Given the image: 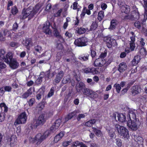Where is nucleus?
<instances>
[{
  "mask_svg": "<svg viewBox=\"0 0 147 147\" xmlns=\"http://www.w3.org/2000/svg\"><path fill=\"white\" fill-rule=\"evenodd\" d=\"M9 63L10 67L12 69H16L19 66V63L17 61L12 58L11 59H9Z\"/></svg>",
  "mask_w": 147,
  "mask_h": 147,
  "instance_id": "2eb2a0df",
  "label": "nucleus"
},
{
  "mask_svg": "<svg viewBox=\"0 0 147 147\" xmlns=\"http://www.w3.org/2000/svg\"><path fill=\"white\" fill-rule=\"evenodd\" d=\"M121 13H124L126 14H129L130 9L129 6L127 5H123L120 7Z\"/></svg>",
  "mask_w": 147,
  "mask_h": 147,
  "instance_id": "b1692460",
  "label": "nucleus"
},
{
  "mask_svg": "<svg viewBox=\"0 0 147 147\" xmlns=\"http://www.w3.org/2000/svg\"><path fill=\"white\" fill-rule=\"evenodd\" d=\"M45 117V114L44 113H42L39 115L38 119L35 120L36 123L33 125L34 128H36L39 125L44 124L46 121V119Z\"/></svg>",
  "mask_w": 147,
  "mask_h": 147,
  "instance_id": "1a4fd4ad",
  "label": "nucleus"
},
{
  "mask_svg": "<svg viewBox=\"0 0 147 147\" xmlns=\"http://www.w3.org/2000/svg\"><path fill=\"white\" fill-rule=\"evenodd\" d=\"M141 60L140 56L139 55L135 56L134 59L131 61L132 66H136Z\"/></svg>",
  "mask_w": 147,
  "mask_h": 147,
  "instance_id": "c756f323",
  "label": "nucleus"
},
{
  "mask_svg": "<svg viewBox=\"0 0 147 147\" xmlns=\"http://www.w3.org/2000/svg\"><path fill=\"white\" fill-rule=\"evenodd\" d=\"M104 12L102 11H100L98 13V19L99 21H100L104 17Z\"/></svg>",
  "mask_w": 147,
  "mask_h": 147,
  "instance_id": "37998d69",
  "label": "nucleus"
},
{
  "mask_svg": "<svg viewBox=\"0 0 147 147\" xmlns=\"http://www.w3.org/2000/svg\"><path fill=\"white\" fill-rule=\"evenodd\" d=\"M82 92L83 95L86 96V97L91 99L96 98L98 96V94L86 88H84V89Z\"/></svg>",
  "mask_w": 147,
  "mask_h": 147,
  "instance_id": "6e6552de",
  "label": "nucleus"
},
{
  "mask_svg": "<svg viewBox=\"0 0 147 147\" xmlns=\"http://www.w3.org/2000/svg\"><path fill=\"white\" fill-rule=\"evenodd\" d=\"M43 76H42L40 75L38 78L35 81V83L37 85H40L42 82V79Z\"/></svg>",
  "mask_w": 147,
  "mask_h": 147,
  "instance_id": "c03bdc74",
  "label": "nucleus"
},
{
  "mask_svg": "<svg viewBox=\"0 0 147 147\" xmlns=\"http://www.w3.org/2000/svg\"><path fill=\"white\" fill-rule=\"evenodd\" d=\"M4 89L5 91L8 92H11V90L12 88L10 86H7L4 87Z\"/></svg>",
  "mask_w": 147,
  "mask_h": 147,
  "instance_id": "338daca9",
  "label": "nucleus"
},
{
  "mask_svg": "<svg viewBox=\"0 0 147 147\" xmlns=\"http://www.w3.org/2000/svg\"><path fill=\"white\" fill-rule=\"evenodd\" d=\"M88 39L85 37H82L75 40L74 44L77 47H82L88 45Z\"/></svg>",
  "mask_w": 147,
  "mask_h": 147,
  "instance_id": "423d86ee",
  "label": "nucleus"
},
{
  "mask_svg": "<svg viewBox=\"0 0 147 147\" xmlns=\"http://www.w3.org/2000/svg\"><path fill=\"white\" fill-rule=\"evenodd\" d=\"M71 146L72 147H87L85 144L82 142H80L78 141L73 142Z\"/></svg>",
  "mask_w": 147,
  "mask_h": 147,
  "instance_id": "f704fd0d",
  "label": "nucleus"
},
{
  "mask_svg": "<svg viewBox=\"0 0 147 147\" xmlns=\"http://www.w3.org/2000/svg\"><path fill=\"white\" fill-rule=\"evenodd\" d=\"M141 89L140 86L138 85L133 86L131 90V93L133 96H135L139 94L141 92Z\"/></svg>",
  "mask_w": 147,
  "mask_h": 147,
  "instance_id": "4be33fe9",
  "label": "nucleus"
},
{
  "mask_svg": "<svg viewBox=\"0 0 147 147\" xmlns=\"http://www.w3.org/2000/svg\"><path fill=\"white\" fill-rule=\"evenodd\" d=\"M71 92H69L67 94H66L65 95L64 99V101L65 102H67V101L69 98L71 96Z\"/></svg>",
  "mask_w": 147,
  "mask_h": 147,
  "instance_id": "4d7b16f0",
  "label": "nucleus"
},
{
  "mask_svg": "<svg viewBox=\"0 0 147 147\" xmlns=\"http://www.w3.org/2000/svg\"><path fill=\"white\" fill-rule=\"evenodd\" d=\"M116 25V20H112L111 21L110 28L112 29L115 28Z\"/></svg>",
  "mask_w": 147,
  "mask_h": 147,
  "instance_id": "864d4df0",
  "label": "nucleus"
},
{
  "mask_svg": "<svg viewBox=\"0 0 147 147\" xmlns=\"http://www.w3.org/2000/svg\"><path fill=\"white\" fill-rule=\"evenodd\" d=\"M24 45L26 47V48L28 50H29L30 46L32 45V39L31 38H26L25 41H24Z\"/></svg>",
  "mask_w": 147,
  "mask_h": 147,
  "instance_id": "c85d7f7f",
  "label": "nucleus"
},
{
  "mask_svg": "<svg viewBox=\"0 0 147 147\" xmlns=\"http://www.w3.org/2000/svg\"><path fill=\"white\" fill-rule=\"evenodd\" d=\"M96 121V120L94 119L90 120L85 123V125L88 127H90L94 124Z\"/></svg>",
  "mask_w": 147,
  "mask_h": 147,
  "instance_id": "58836bf2",
  "label": "nucleus"
},
{
  "mask_svg": "<svg viewBox=\"0 0 147 147\" xmlns=\"http://www.w3.org/2000/svg\"><path fill=\"white\" fill-rule=\"evenodd\" d=\"M78 3L77 1H76L73 3V9L74 10L77 9V11L79 10V9L78 8Z\"/></svg>",
  "mask_w": 147,
  "mask_h": 147,
  "instance_id": "6e6d98bb",
  "label": "nucleus"
},
{
  "mask_svg": "<svg viewBox=\"0 0 147 147\" xmlns=\"http://www.w3.org/2000/svg\"><path fill=\"white\" fill-rule=\"evenodd\" d=\"M92 128L93 129V131L94 132L97 136H100L102 134L101 131L96 128L95 127H92Z\"/></svg>",
  "mask_w": 147,
  "mask_h": 147,
  "instance_id": "ea45409f",
  "label": "nucleus"
},
{
  "mask_svg": "<svg viewBox=\"0 0 147 147\" xmlns=\"http://www.w3.org/2000/svg\"><path fill=\"white\" fill-rule=\"evenodd\" d=\"M18 24L16 22H15L13 25L12 30L14 31H16L18 29Z\"/></svg>",
  "mask_w": 147,
  "mask_h": 147,
  "instance_id": "680f3d73",
  "label": "nucleus"
},
{
  "mask_svg": "<svg viewBox=\"0 0 147 147\" xmlns=\"http://www.w3.org/2000/svg\"><path fill=\"white\" fill-rule=\"evenodd\" d=\"M61 122V120L60 119H58L56 120L52 126L50 127V130L52 132L55 131L59 127Z\"/></svg>",
  "mask_w": 147,
  "mask_h": 147,
  "instance_id": "f3484780",
  "label": "nucleus"
},
{
  "mask_svg": "<svg viewBox=\"0 0 147 147\" xmlns=\"http://www.w3.org/2000/svg\"><path fill=\"white\" fill-rule=\"evenodd\" d=\"M103 71V70L101 68H100L98 67L95 68L93 67L91 68V73L93 74L100 73L101 72H102Z\"/></svg>",
  "mask_w": 147,
  "mask_h": 147,
  "instance_id": "72a5a7b5",
  "label": "nucleus"
},
{
  "mask_svg": "<svg viewBox=\"0 0 147 147\" xmlns=\"http://www.w3.org/2000/svg\"><path fill=\"white\" fill-rule=\"evenodd\" d=\"M32 87L30 88L26 92L23 93L21 96H20V98L24 99L27 98L32 94Z\"/></svg>",
  "mask_w": 147,
  "mask_h": 147,
  "instance_id": "a878e982",
  "label": "nucleus"
},
{
  "mask_svg": "<svg viewBox=\"0 0 147 147\" xmlns=\"http://www.w3.org/2000/svg\"><path fill=\"white\" fill-rule=\"evenodd\" d=\"M71 142L70 141L63 142L62 143V146L63 147H66L69 145Z\"/></svg>",
  "mask_w": 147,
  "mask_h": 147,
  "instance_id": "774afa93",
  "label": "nucleus"
},
{
  "mask_svg": "<svg viewBox=\"0 0 147 147\" xmlns=\"http://www.w3.org/2000/svg\"><path fill=\"white\" fill-rule=\"evenodd\" d=\"M63 53L62 51H60L57 53L56 56V61L57 62L59 61L61 59L63 55Z\"/></svg>",
  "mask_w": 147,
  "mask_h": 147,
  "instance_id": "79ce46f5",
  "label": "nucleus"
},
{
  "mask_svg": "<svg viewBox=\"0 0 147 147\" xmlns=\"http://www.w3.org/2000/svg\"><path fill=\"white\" fill-rule=\"evenodd\" d=\"M34 49L36 51L40 53L41 51L42 48L38 45H37L35 47Z\"/></svg>",
  "mask_w": 147,
  "mask_h": 147,
  "instance_id": "0e129e2a",
  "label": "nucleus"
},
{
  "mask_svg": "<svg viewBox=\"0 0 147 147\" xmlns=\"http://www.w3.org/2000/svg\"><path fill=\"white\" fill-rule=\"evenodd\" d=\"M144 2L143 7L144 8V15H141V17H144L143 22H145L147 19V0H143Z\"/></svg>",
  "mask_w": 147,
  "mask_h": 147,
  "instance_id": "5701e85b",
  "label": "nucleus"
},
{
  "mask_svg": "<svg viewBox=\"0 0 147 147\" xmlns=\"http://www.w3.org/2000/svg\"><path fill=\"white\" fill-rule=\"evenodd\" d=\"M136 110L133 109H129L128 111L129 120L128 121L127 125L129 128L134 131H136L138 129L137 125L136 123Z\"/></svg>",
  "mask_w": 147,
  "mask_h": 147,
  "instance_id": "f03ea898",
  "label": "nucleus"
},
{
  "mask_svg": "<svg viewBox=\"0 0 147 147\" xmlns=\"http://www.w3.org/2000/svg\"><path fill=\"white\" fill-rule=\"evenodd\" d=\"M64 75V73L63 71L62 70L60 71L56 74L55 78L54 80V82L56 83H59L62 79Z\"/></svg>",
  "mask_w": 147,
  "mask_h": 147,
  "instance_id": "aec40b11",
  "label": "nucleus"
},
{
  "mask_svg": "<svg viewBox=\"0 0 147 147\" xmlns=\"http://www.w3.org/2000/svg\"><path fill=\"white\" fill-rule=\"evenodd\" d=\"M10 10V13L9 14V16H11L12 15L13 16H15L19 12L18 9L16 5L12 7Z\"/></svg>",
  "mask_w": 147,
  "mask_h": 147,
  "instance_id": "cd10ccee",
  "label": "nucleus"
},
{
  "mask_svg": "<svg viewBox=\"0 0 147 147\" xmlns=\"http://www.w3.org/2000/svg\"><path fill=\"white\" fill-rule=\"evenodd\" d=\"M140 45L142 47L140 52L141 55L146 56L147 54V51L145 48H144L145 45V40L143 38H140L139 40Z\"/></svg>",
  "mask_w": 147,
  "mask_h": 147,
  "instance_id": "9d476101",
  "label": "nucleus"
},
{
  "mask_svg": "<svg viewBox=\"0 0 147 147\" xmlns=\"http://www.w3.org/2000/svg\"><path fill=\"white\" fill-rule=\"evenodd\" d=\"M51 26L49 21H46L43 24L42 27V30L43 32L46 34L51 35L52 31L50 28V27Z\"/></svg>",
  "mask_w": 147,
  "mask_h": 147,
  "instance_id": "9b49d317",
  "label": "nucleus"
},
{
  "mask_svg": "<svg viewBox=\"0 0 147 147\" xmlns=\"http://www.w3.org/2000/svg\"><path fill=\"white\" fill-rule=\"evenodd\" d=\"M35 102V99L33 98H31L28 102L29 106H32Z\"/></svg>",
  "mask_w": 147,
  "mask_h": 147,
  "instance_id": "13d9d810",
  "label": "nucleus"
},
{
  "mask_svg": "<svg viewBox=\"0 0 147 147\" xmlns=\"http://www.w3.org/2000/svg\"><path fill=\"white\" fill-rule=\"evenodd\" d=\"M76 115V113L75 111L69 113L65 117V122L68 121L69 120L71 119L74 116Z\"/></svg>",
  "mask_w": 147,
  "mask_h": 147,
  "instance_id": "c9c22d12",
  "label": "nucleus"
},
{
  "mask_svg": "<svg viewBox=\"0 0 147 147\" xmlns=\"http://www.w3.org/2000/svg\"><path fill=\"white\" fill-rule=\"evenodd\" d=\"M18 43L16 42L12 41L10 43L9 45L11 47L16 48L18 47Z\"/></svg>",
  "mask_w": 147,
  "mask_h": 147,
  "instance_id": "5fc2aeb1",
  "label": "nucleus"
},
{
  "mask_svg": "<svg viewBox=\"0 0 147 147\" xmlns=\"http://www.w3.org/2000/svg\"><path fill=\"white\" fill-rule=\"evenodd\" d=\"M90 54L91 56L92 59H94L96 55V51L92 49H90Z\"/></svg>",
  "mask_w": 147,
  "mask_h": 147,
  "instance_id": "de8ad7c7",
  "label": "nucleus"
},
{
  "mask_svg": "<svg viewBox=\"0 0 147 147\" xmlns=\"http://www.w3.org/2000/svg\"><path fill=\"white\" fill-rule=\"evenodd\" d=\"M89 56L88 54H84L79 56L78 59L82 61H86L88 60Z\"/></svg>",
  "mask_w": 147,
  "mask_h": 147,
  "instance_id": "e433bc0d",
  "label": "nucleus"
},
{
  "mask_svg": "<svg viewBox=\"0 0 147 147\" xmlns=\"http://www.w3.org/2000/svg\"><path fill=\"white\" fill-rule=\"evenodd\" d=\"M53 34L57 38L59 41L62 42L65 41L64 39L63 36L60 34L59 32L56 28H54Z\"/></svg>",
  "mask_w": 147,
  "mask_h": 147,
  "instance_id": "6ab92c4d",
  "label": "nucleus"
},
{
  "mask_svg": "<svg viewBox=\"0 0 147 147\" xmlns=\"http://www.w3.org/2000/svg\"><path fill=\"white\" fill-rule=\"evenodd\" d=\"M109 134L110 137L112 138L116 137V135L115 132L112 131L111 130H109Z\"/></svg>",
  "mask_w": 147,
  "mask_h": 147,
  "instance_id": "052dcab7",
  "label": "nucleus"
},
{
  "mask_svg": "<svg viewBox=\"0 0 147 147\" xmlns=\"http://www.w3.org/2000/svg\"><path fill=\"white\" fill-rule=\"evenodd\" d=\"M13 5V1L11 0H9L8 1L7 10L9 11L10 9V7L12 6Z\"/></svg>",
  "mask_w": 147,
  "mask_h": 147,
  "instance_id": "09e8293b",
  "label": "nucleus"
},
{
  "mask_svg": "<svg viewBox=\"0 0 147 147\" xmlns=\"http://www.w3.org/2000/svg\"><path fill=\"white\" fill-rule=\"evenodd\" d=\"M118 120L122 123L126 121V117L125 113L118 114L117 115Z\"/></svg>",
  "mask_w": 147,
  "mask_h": 147,
  "instance_id": "473e14b6",
  "label": "nucleus"
},
{
  "mask_svg": "<svg viewBox=\"0 0 147 147\" xmlns=\"http://www.w3.org/2000/svg\"><path fill=\"white\" fill-rule=\"evenodd\" d=\"M130 34L132 35V36L130 37L131 39V41L130 43V48L131 51L134 50L135 48V44L134 42L135 41L136 35L134 33L131 31L130 32Z\"/></svg>",
  "mask_w": 147,
  "mask_h": 147,
  "instance_id": "4468645a",
  "label": "nucleus"
},
{
  "mask_svg": "<svg viewBox=\"0 0 147 147\" xmlns=\"http://www.w3.org/2000/svg\"><path fill=\"white\" fill-rule=\"evenodd\" d=\"M116 144V145L118 147H121L122 144V142L120 138H118L115 139Z\"/></svg>",
  "mask_w": 147,
  "mask_h": 147,
  "instance_id": "3c124183",
  "label": "nucleus"
},
{
  "mask_svg": "<svg viewBox=\"0 0 147 147\" xmlns=\"http://www.w3.org/2000/svg\"><path fill=\"white\" fill-rule=\"evenodd\" d=\"M44 91H43L42 92H40L39 93L37 94L36 96V98L37 99L39 100L41 99L42 95L43 94Z\"/></svg>",
  "mask_w": 147,
  "mask_h": 147,
  "instance_id": "69168bd1",
  "label": "nucleus"
},
{
  "mask_svg": "<svg viewBox=\"0 0 147 147\" xmlns=\"http://www.w3.org/2000/svg\"><path fill=\"white\" fill-rule=\"evenodd\" d=\"M27 119V117L26 113L23 112L18 115L16 119L14 125H16L20 124L25 123Z\"/></svg>",
  "mask_w": 147,
  "mask_h": 147,
  "instance_id": "39448f33",
  "label": "nucleus"
},
{
  "mask_svg": "<svg viewBox=\"0 0 147 147\" xmlns=\"http://www.w3.org/2000/svg\"><path fill=\"white\" fill-rule=\"evenodd\" d=\"M143 23L140 22L139 21H136L134 23V26L135 27L138 29H140L141 28V25L143 24Z\"/></svg>",
  "mask_w": 147,
  "mask_h": 147,
  "instance_id": "a18cd8bd",
  "label": "nucleus"
},
{
  "mask_svg": "<svg viewBox=\"0 0 147 147\" xmlns=\"http://www.w3.org/2000/svg\"><path fill=\"white\" fill-rule=\"evenodd\" d=\"M49 134L50 133L48 131H46L42 134L38 133L36 135L34 138H31L32 139L31 142L32 143H34L36 142V144L37 145H39L46 139Z\"/></svg>",
  "mask_w": 147,
  "mask_h": 147,
  "instance_id": "7ed1b4c3",
  "label": "nucleus"
},
{
  "mask_svg": "<svg viewBox=\"0 0 147 147\" xmlns=\"http://www.w3.org/2000/svg\"><path fill=\"white\" fill-rule=\"evenodd\" d=\"M131 16V15H129V14H127L126 15L123 16V15H121V18L122 20L126 21L128 20H132Z\"/></svg>",
  "mask_w": 147,
  "mask_h": 147,
  "instance_id": "a19ab883",
  "label": "nucleus"
},
{
  "mask_svg": "<svg viewBox=\"0 0 147 147\" xmlns=\"http://www.w3.org/2000/svg\"><path fill=\"white\" fill-rule=\"evenodd\" d=\"M65 133L64 131H61L59 134L57 135L54 138V142H57L60 140L64 136Z\"/></svg>",
  "mask_w": 147,
  "mask_h": 147,
  "instance_id": "7c9ffc66",
  "label": "nucleus"
},
{
  "mask_svg": "<svg viewBox=\"0 0 147 147\" xmlns=\"http://www.w3.org/2000/svg\"><path fill=\"white\" fill-rule=\"evenodd\" d=\"M3 34L4 36L8 37H11V32L10 31L7 29H5L3 31Z\"/></svg>",
  "mask_w": 147,
  "mask_h": 147,
  "instance_id": "8fccbe9b",
  "label": "nucleus"
},
{
  "mask_svg": "<svg viewBox=\"0 0 147 147\" xmlns=\"http://www.w3.org/2000/svg\"><path fill=\"white\" fill-rule=\"evenodd\" d=\"M98 27V24L96 22H93L91 26L89 29H88V32L94 31Z\"/></svg>",
  "mask_w": 147,
  "mask_h": 147,
  "instance_id": "4c0bfd02",
  "label": "nucleus"
},
{
  "mask_svg": "<svg viewBox=\"0 0 147 147\" xmlns=\"http://www.w3.org/2000/svg\"><path fill=\"white\" fill-rule=\"evenodd\" d=\"M40 7V5L37 4L36 5L33 9L29 8L26 9H24L22 10V15H20L18 16V18L21 20H24L28 17V20H30L39 11Z\"/></svg>",
  "mask_w": 147,
  "mask_h": 147,
  "instance_id": "f257e3e1",
  "label": "nucleus"
},
{
  "mask_svg": "<svg viewBox=\"0 0 147 147\" xmlns=\"http://www.w3.org/2000/svg\"><path fill=\"white\" fill-rule=\"evenodd\" d=\"M5 51L3 49L0 50V60L3 61L7 63L9 62V59H11L13 57V54L11 52H8L5 56Z\"/></svg>",
  "mask_w": 147,
  "mask_h": 147,
  "instance_id": "0eeeda50",
  "label": "nucleus"
},
{
  "mask_svg": "<svg viewBox=\"0 0 147 147\" xmlns=\"http://www.w3.org/2000/svg\"><path fill=\"white\" fill-rule=\"evenodd\" d=\"M51 71L50 69H49L45 72L42 71L40 73V75L44 78L45 81H48L50 78Z\"/></svg>",
  "mask_w": 147,
  "mask_h": 147,
  "instance_id": "393cba45",
  "label": "nucleus"
},
{
  "mask_svg": "<svg viewBox=\"0 0 147 147\" xmlns=\"http://www.w3.org/2000/svg\"><path fill=\"white\" fill-rule=\"evenodd\" d=\"M105 63L104 59L101 58H98L94 62L93 65L95 67H101L103 66Z\"/></svg>",
  "mask_w": 147,
  "mask_h": 147,
  "instance_id": "f8f14e48",
  "label": "nucleus"
},
{
  "mask_svg": "<svg viewBox=\"0 0 147 147\" xmlns=\"http://www.w3.org/2000/svg\"><path fill=\"white\" fill-rule=\"evenodd\" d=\"M82 71L84 72L86 74L91 73V68L89 67L83 69Z\"/></svg>",
  "mask_w": 147,
  "mask_h": 147,
  "instance_id": "e2e57ef3",
  "label": "nucleus"
},
{
  "mask_svg": "<svg viewBox=\"0 0 147 147\" xmlns=\"http://www.w3.org/2000/svg\"><path fill=\"white\" fill-rule=\"evenodd\" d=\"M127 66L126 63L123 62L119 64L118 70L120 72L122 73L127 69Z\"/></svg>",
  "mask_w": 147,
  "mask_h": 147,
  "instance_id": "bb28decb",
  "label": "nucleus"
},
{
  "mask_svg": "<svg viewBox=\"0 0 147 147\" xmlns=\"http://www.w3.org/2000/svg\"><path fill=\"white\" fill-rule=\"evenodd\" d=\"M115 131H117L119 134L124 139H128L129 138V131L126 127L117 124L115 125Z\"/></svg>",
  "mask_w": 147,
  "mask_h": 147,
  "instance_id": "20e7f679",
  "label": "nucleus"
},
{
  "mask_svg": "<svg viewBox=\"0 0 147 147\" xmlns=\"http://www.w3.org/2000/svg\"><path fill=\"white\" fill-rule=\"evenodd\" d=\"M76 88L77 91L80 93L82 92L86 87L84 83L80 82L76 85Z\"/></svg>",
  "mask_w": 147,
  "mask_h": 147,
  "instance_id": "412c9836",
  "label": "nucleus"
},
{
  "mask_svg": "<svg viewBox=\"0 0 147 147\" xmlns=\"http://www.w3.org/2000/svg\"><path fill=\"white\" fill-rule=\"evenodd\" d=\"M88 28H85L83 27H78L76 29V32L77 33L80 35L84 34L87 31L88 32Z\"/></svg>",
  "mask_w": 147,
  "mask_h": 147,
  "instance_id": "2f4dec72",
  "label": "nucleus"
},
{
  "mask_svg": "<svg viewBox=\"0 0 147 147\" xmlns=\"http://www.w3.org/2000/svg\"><path fill=\"white\" fill-rule=\"evenodd\" d=\"M114 87L115 88L116 91L117 93H119L120 92L121 88L119 84H115L114 85Z\"/></svg>",
  "mask_w": 147,
  "mask_h": 147,
  "instance_id": "49530a36",
  "label": "nucleus"
},
{
  "mask_svg": "<svg viewBox=\"0 0 147 147\" xmlns=\"http://www.w3.org/2000/svg\"><path fill=\"white\" fill-rule=\"evenodd\" d=\"M105 41L106 42V45L108 48L112 47L113 45L115 42H116L115 39H113L110 37H106L104 38Z\"/></svg>",
  "mask_w": 147,
  "mask_h": 147,
  "instance_id": "a211bd4d",
  "label": "nucleus"
},
{
  "mask_svg": "<svg viewBox=\"0 0 147 147\" xmlns=\"http://www.w3.org/2000/svg\"><path fill=\"white\" fill-rule=\"evenodd\" d=\"M54 87H52L47 94V97L48 98H50L54 94Z\"/></svg>",
  "mask_w": 147,
  "mask_h": 147,
  "instance_id": "603ef678",
  "label": "nucleus"
},
{
  "mask_svg": "<svg viewBox=\"0 0 147 147\" xmlns=\"http://www.w3.org/2000/svg\"><path fill=\"white\" fill-rule=\"evenodd\" d=\"M7 142L9 143L11 146H13L16 145L17 138L16 136L12 135L10 137H8L7 139Z\"/></svg>",
  "mask_w": 147,
  "mask_h": 147,
  "instance_id": "ddd939ff",
  "label": "nucleus"
},
{
  "mask_svg": "<svg viewBox=\"0 0 147 147\" xmlns=\"http://www.w3.org/2000/svg\"><path fill=\"white\" fill-rule=\"evenodd\" d=\"M62 11V9H60L58 11L55 13H54V16L55 17H59Z\"/></svg>",
  "mask_w": 147,
  "mask_h": 147,
  "instance_id": "bf43d9fd",
  "label": "nucleus"
},
{
  "mask_svg": "<svg viewBox=\"0 0 147 147\" xmlns=\"http://www.w3.org/2000/svg\"><path fill=\"white\" fill-rule=\"evenodd\" d=\"M132 16V20H139L142 21V23H144V22H143V20H144V17H141V15H140L138 11H134L133 12V15H131Z\"/></svg>",
  "mask_w": 147,
  "mask_h": 147,
  "instance_id": "dca6fc26",
  "label": "nucleus"
}]
</instances>
